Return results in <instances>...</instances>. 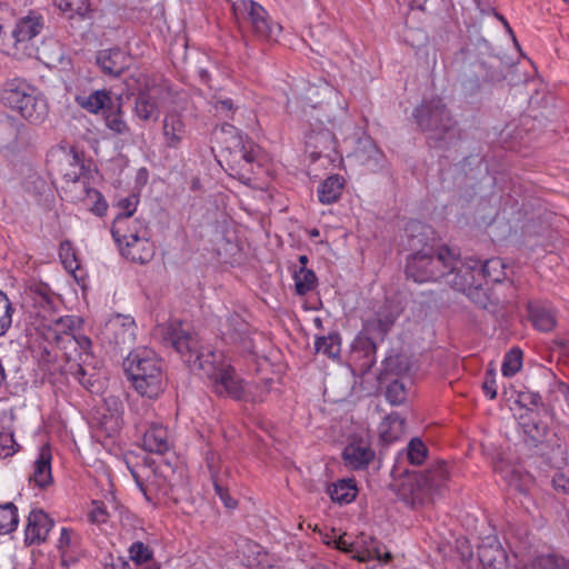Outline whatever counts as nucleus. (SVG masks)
<instances>
[{"instance_id":"nucleus-57","label":"nucleus","mask_w":569,"mask_h":569,"mask_svg":"<svg viewBox=\"0 0 569 569\" xmlns=\"http://www.w3.org/2000/svg\"><path fill=\"white\" fill-rule=\"evenodd\" d=\"M17 139V126L11 119L0 120V144L8 146Z\"/></svg>"},{"instance_id":"nucleus-13","label":"nucleus","mask_w":569,"mask_h":569,"mask_svg":"<svg viewBox=\"0 0 569 569\" xmlns=\"http://www.w3.org/2000/svg\"><path fill=\"white\" fill-rule=\"evenodd\" d=\"M420 473L408 477L399 488V497L411 507H419L433 500L431 489Z\"/></svg>"},{"instance_id":"nucleus-53","label":"nucleus","mask_w":569,"mask_h":569,"mask_svg":"<svg viewBox=\"0 0 569 569\" xmlns=\"http://www.w3.org/2000/svg\"><path fill=\"white\" fill-rule=\"evenodd\" d=\"M59 551H71L72 549L80 548V537L78 533H76L73 530L62 528L59 543H58Z\"/></svg>"},{"instance_id":"nucleus-51","label":"nucleus","mask_w":569,"mask_h":569,"mask_svg":"<svg viewBox=\"0 0 569 569\" xmlns=\"http://www.w3.org/2000/svg\"><path fill=\"white\" fill-rule=\"evenodd\" d=\"M407 397L406 386L401 380H393L386 390V398L391 405H401Z\"/></svg>"},{"instance_id":"nucleus-33","label":"nucleus","mask_w":569,"mask_h":569,"mask_svg":"<svg viewBox=\"0 0 569 569\" xmlns=\"http://www.w3.org/2000/svg\"><path fill=\"white\" fill-rule=\"evenodd\" d=\"M134 113L142 121L157 120L159 108L156 99L146 91H140L136 98Z\"/></svg>"},{"instance_id":"nucleus-40","label":"nucleus","mask_w":569,"mask_h":569,"mask_svg":"<svg viewBox=\"0 0 569 569\" xmlns=\"http://www.w3.org/2000/svg\"><path fill=\"white\" fill-rule=\"evenodd\" d=\"M317 283L315 272L308 268H300L295 272V286L298 295L303 296L313 290Z\"/></svg>"},{"instance_id":"nucleus-20","label":"nucleus","mask_w":569,"mask_h":569,"mask_svg":"<svg viewBox=\"0 0 569 569\" xmlns=\"http://www.w3.org/2000/svg\"><path fill=\"white\" fill-rule=\"evenodd\" d=\"M119 249L123 257L141 264L149 262L154 256V244L149 240V234L124 242Z\"/></svg>"},{"instance_id":"nucleus-42","label":"nucleus","mask_w":569,"mask_h":569,"mask_svg":"<svg viewBox=\"0 0 569 569\" xmlns=\"http://www.w3.org/2000/svg\"><path fill=\"white\" fill-rule=\"evenodd\" d=\"M317 352H322L329 358L336 359L340 355V339L338 335L321 337L316 340Z\"/></svg>"},{"instance_id":"nucleus-41","label":"nucleus","mask_w":569,"mask_h":569,"mask_svg":"<svg viewBox=\"0 0 569 569\" xmlns=\"http://www.w3.org/2000/svg\"><path fill=\"white\" fill-rule=\"evenodd\" d=\"M60 11L68 13L70 18L74 14L84 18L90 12L89 0H54Z\"/></svg>"},{"instance_id":"nucleus-47","label":"nucleus","mask_w":569,"mask_h":569,"mask_svg":"<svg viewBox=\"0 0 569 569\" xmlns=\"http://www.w3.org/2000/svg\"><path fill=\"white\" fill-rule=\"evenodd\" d=\"M532 569H569V560L553 556H540L532 562Z\"/></svg>"},{"instance_id":"nucleus-4","label":"nucleus","mask_w":569,"mask_h":569,"mask_svg":"<svg viewBox=\"0 0 569 569\" xmlns=\"http://www.w3.org/2000/svg\"><path fill=\"white\" fill-rule=\"evenodd\" d=\"M221 130L230 134L224 147V151L228 153L226 160L231 171L230 174L246 183L251 181L256 168L260 167L259 154L261 150L259 146L247 136L237 132L236 128L229 123L222 126Z\"/></svg>"},{"instance_id":"nucleus-9","label":"nucleus","mask_w":569,"mask_h":569,"mask_svg":"<svg viewBox=\"0 0 569 569\" xmlns=\"http://www.w3.org/2000/svg\"><path fill=\"white\" fill-rule=\"evenodd\" d=\"M129 469L138 488L148 501L153 502L171 498L172 487L167 481L166 477L148 466H141L139 468L129 466Z\"/></svg>"},{"instance_id":"nucleus-56","label":"nucleus","mask_w":569,"mask_h":569,"mask_svg":"<svg viewBox=\"0 0 569 569\" xmlns=\"http://www.w3.org/2000/svg\"><path fill=\"white\" fill-rule=\"evenodd\" d=\"M129 553L130 558L137 563H147L152 559V551L141 541L133 542Z\"/></svg>"},{"instance_id":"nucleus-62","label":"nucleus","mask_w":569,"mask_h":569,"mask_svg":"<svg viewBox=\"0 0 569 569\" xmlns=\"http://www.w3.org/2000/svg\"><path fill=\"white\" fill-rule=\"evenodd\" d=\"M138 204V198L136 196H130L119 200L118 206L121 209V212L118 213L117 217H130L134 213Z\"/></svg>"},{"instance_id":"nucleus-44","label":"nucleus","mask_w":569,"mask_h":569,"mask_svg":"<svg viewBox=\"0 0 569 569\" xmlns=\"http://www.w3.org/2000/svg\"><path fill=\"white\" fill-rule=\"evenodd\" d=\"M14 309L8 296L0 290V337L6 335L12 325Z\"/></svg>"},{"instance_id":"nucleus-11","label":"nucleus","mask_w":569,"mask_h":569,"mask_svg":"<svg viewBox=\"0 0 569 569\" xmlns=\"http://www.w3.org/2000/svg\"><path fill=\"white\" fill-rule=\"evenodd\" d=\"M137 325L133 318L123 315L112 316L104 325L102 335L120 349L130 348L136 340Z\"/></svg>"},{"instance_id":"nucleus-32","label":"nucleus","mask_w":569,"mask_h":569,"mask_svg":"<svg viewBox=\"0 0 569 569\" xmlns=\"http://www.w3.org/2000/svg\"><path fill=\"white\" fill-rule=\"evenodd\" d=\"M343 180L338 174L328 177L318 189L319 201L323 204L337 202L342 193Z\"/></svg>"},{"instance_id":"nucleus-61","label":"nucleus","mask_w":569,"mask_h":569,"mask_svg":"<svg viewBox=\"0 0 569 569\" xmlns=\"http://www.w3.org/2000/svg\"><path fill=\"white\" fill-rule=\"evenodd\" d=\"M333 142V137L330 131H322L317 133L313 137H310V144H315L316 148H319L320 144H325L323 148L317 152L320 156L325 150H328Z\"/></svg>"},{"instance_id":"nucleus-35","label":"nucleus","mask_w":569,"mask_h":569,"mask_svg":"<svg viewBox=\"0 0 569 569\" xmlns=\"http://www.w3.org/2000/svg\"><path fill=\"white\" fill-rule=\"evenodd\" d=\"M94 367L92 366V360L88 362V365L84 363H73L71 367L70 373L73 376L81 386H83L88 391L96 392L98 391L97 382L98 378L96 377Z\"/></svg>"},{"instance_id":"nucleus-29","label":"nucleus","mask_w":569,"mask_h":569,"mask_svg":"<svg viewBox=\"0 0 569 569\" xmlns=\"http://www.w3.org/2000/svg\"><path fill=\"white\" fill-rule=\"evenodd\" d=\"M104 124L114 134H130V127L123 118L121 97L118 98V104L116 108H108L104 110Z\"/></svg>"},{"instance_id":"nucleus-30","label":"nucleus","mask_w":569,"mask_h":569,"mask_svg":"<svg viewBox=\"0 0 569 569\" xmlns=\"http://www.w3.org/2000/svg\"><path fill=\"white\" fill-rule=\"evenodd\" d=\"M529 317L535 328L540 331H551L556 326V317L551 309L542 305H529Z\"/></svg>"},{"instance_id":"nucleus-17","label":"nucleus","mask_w":569,"mask_h":569,"mask_svg":"<svg viewBox=\"0 0 569 569\" xmlns=\"http://www.w3.org/2000/svg\"><path fill=\"white\" fill-rule=\"evenodd\" d=\"M375 451L362 439L353 440L346 446L342 452L345 466L351 470H362L373 460Z\"/></svg>"},{"instance_id":"nucleus-54","label":"nucleus","mask_w":569,"mask_h":569,"mask_svg":"<svg viewBox=\"0 0 569 569\" xmlns=\"http://www.w3.org/2000/svg\"><path fill=\"white\" fill-rule=\"evenodd\" d=\"M59 256L66 269L74 271L79 268V262L76 257V251L69 241H63L60 244Z\"/></svg>"},{"instance_id":"nucleus-25","label":"nucleus","mask_w":569,"mask_h":569,"mask_svg":"<svg viewBox=\"0 0 569 569\" xmlns=\"http://www.w3.org/2000/svg\"><path fill=\"white\" fill-rule=\"evenodd\" d=\"M170 447L168 430L162 425H152L144 432L143 448L147 451L163 455L169 451Z\"/></svg>"},{"instance_id":"nucleus-50","label":"nucleus","mask_w":569,"mask_h":569,"mask_svg":"<svg viewBox=\"0 0 569 569\" xmlns=\"http://www.w3.org/2000/svg\"><path fill=\"white\" fill-rule=\"evenodd\" d=\"M332 543L335 548L349 553L352 558L358 559L359 561H366V557L360 555L359 541H348L346 539V533L335 539Z\"/></svg>"},{"instance_id":"nucleus-60","label":"nucleus","mask_w":569,"mask_h":569,"mask_svg":"<svg viewBox=\"0 0 569 569\" xmlns=\"http://www.w3.org/2000/svg\"><path fill=\"white\" fill-rule=\"evenodd\" d=\"M16 441L11 432H0V457L6 458L16 452Z\"/></svg>"},{"instance_id":"nucleus-7","label":"nucleus","mask_w":569,"mask_h":569,"mask_svg":"<svg viewBox=\"0 0 569 569\" xmlns=\"http://www.w3.org/2000/svg\"><path fill=\"white\" fill-rule=\"evenodd\" d=\"M212 367V370H203L202 372L210 379L216 395L234 400L248 401L251 399L243 380L236 373L233 367L227 362L222 353L221 358L213 361Z\"/></svg>"},{"instance_id":"nucleus-46","label":"nucleus","mask_w":569,"mask_h":569,"mask_svg":"<svg viewBox=\"0 0 569 569\" xmlns=\"http://www.w3.org/2000/svg\"><path fill=\"white\" fill-rule=\"evenodd\" d=\"M372 543V548H367L368 556L375 553L373 559L376 562L369 569H390V561L392 556L389 551H382V546L376 539H370Z\"/></svg>"},{"instance_id":"nucleus-21","label":"nucleus","mask_w":569,"mask_h":569,"mask_svg":"<svg viewBox=\"0 0 569 569\" xmlns=\"http://www.w3.org/2000/svg\"><path fill=\"white\" fill-rule=\"evenodd\" d=\"M478 557L483 569H507V555L496 539H489L478 548Z\"/></svg>"},{"instance_id":"nucleus-37","label":"nucleus","mask_w":569,"mask_h":569,"mask_svg":"<svg viewBox=\"0 0 569 569\" xmlns=\"http://www.w3.org/2000/svg\"><path fill=\"white\" fill-rule=\"evenodd\" d=\"M76 323L77 320L72 317H60L53 320L52 325L49 326L46 339L57 343V337L64 335H74L72 330Z\"/></svg>"},{"instance_id":"nucleus-34","label":"nucleus","mask_w":569,"mask_h":569,"mask_svg":"<svg viewBox=\"0 0 569 569\" xmlns=\"http://www.w3.org/2000/svg\"><path fill=\"white\" fill-rule=\"evenodd\" d=\"M74 100L81 108L91 113H98L100 110H104L111 102L110 94L106 90H96L88 96L78 94Z\"/></svg>"},{"instance_id":"nucleus-55","label":"nucleus","mask_w":569,"mask_h":569,"mask_svg":"<svg viewBox=\"0 0 569 569\" xmlns=\"http://www.w3.org/2000/svg\"><path fill=\"white\" fill-rule=\"evenodd\" d=\"M376 337L361 331L357 339L355 340L353 348L356 350H360L365 353L366 357H371L376 353Z\"/></svg>"},{"instance_id":"nucleus-10","label":"nucleus","mask_w":569,"mask_h":569,"mask_svg":"<svg viewBox=\"0 0 569 569\" xmlns=\"http://www.w3.org/2000/svg\"><path fill=\"white\" fill-rule=\"evenodd\" d=\"M57 348L66 360V371H71L73 363L88 365L93 360L91 353V340L83 335H64L57 337Z\"/></svg>"},{"instance_id":"nucleus-2","label":"nucleus","mask_w":569,"mask_h":569,"mask_svg":"<svg viewBox=\"0 0 569 569\" xmlns=\"http://www.w3.org/2000/svg\"><path fill=\"white\" fill-rule=\"evenodd\" d=\"M123 368L134 390L142 397L157 398L164 389L163 362L148 348L130 352L123 360Z\"/></svg>"},{"instance_id":"nucleus-8","label":"nucleus","mask_w":569,"mask_h":569,"mask_svg":"<svg viewBox=\"0 0 569 569\" xmlns=\"http://www.w3.org/2000/svg\"><path fill=\"white\" fill-rule=\"evenodd\" d=\"M41 29L40 18L26 17L19 20L10 33L6 36L2 52L18 59L32 57L36 52L33 39Z\"/></svg>"},{"instance_id":"nucleus-63","label":"nucleus","mask_w":569,"mask_h":569,"mask_svg":"<svg viewBox=\"0 0 569 569\" xmlns=\"http://www.w3.org/2000/svg\"><path fill=\"white\" fill-rule=\"evenodd\" d=\"M81 555V548L72 549L71 551H62L60 552V563L62 567L70 568L71 566L78 562Z\"/></svg>"},{"instance_id":"nucleus-64","label":"nucleus","mask_w":569,"mask_h":569,"mask_svg":"<svg viewBox=\"0 0 569 569\" xmlns=\"http://www.w3.org/2000/svg\"><path fill=\"white\" fill-rule=\"evenodd\" d=\"M87 192L91 199H97L96 203L91 210L98 216L104 214L108 206H107L106 201L101 199L100 193L93 189L92 190L88 189Z\"/></svg>"},{"instance_id":"nucleus-49","label":"nucleus","mask_w":569,"mask_h":569,"mask_svg":"<svg viewBox=\"0 0 569 569\" xmlns=\"http://www.w3.org/2000/svg\"><path fill=\"white\" fill-rule=\"evenodd\" d=\"M427 453L428 449L419 438H413L408 443L407 457L410 463L421 465L427 458Z\"/></svg>"},{"instance_id":"nucleus-5","label":"nucleus","mask_w":569,"mask_h":569,"mask_svg":"<svg viewBox=\"0 0 569 569\" xmlns=\"http://www.w3.org/2000/svg\"><path fill=\"white\" fill-rule=\"evenodd\" d=\"M505 266L499 259H490L485 263L473 258L461 260L459 271L449 280L450 287L469 296L472 291L481 293L482 280L500 282L505 278Z\"/></svg>"},{"instance_id":"nucleus-28","label":"nucleus","mask_w":569,"mask_h":569,"mask_svg":"<svg viewBox=\"0 0 569 569\" xmlns=\"http://www.w3.org/2000/svg\"><path fill=\"white\" fill-rule=\"evenodd\" d=\"M420 475L427 480V486L431 489L433 497L440 495L447 488L449 471L445 461L432 465L425 472H420Z\"/></svg>"},{"instance_id":"nucleus-24","label":"nucleus","mask_w":569,"mask_h":569,"mask_svg":"<svg viewBox=\"0 0 569 569\" xmlns=\"http://www.w3.org/2000/svg\"><path fill=\"white\" fill-rule=\"evenodd\" d=\"M51 459L50 448L43 446L34 461L33 472L29 478L39 488H46L52 482Z\"/></svg>"},{"instance_id":"nucleus-12","label":"nucleus","mask_w":569,"mask_h":569,"mask_svg":"<svg viewBox=\"0 0 569 569\" xmlns=\"http://www.w3.org/2000/svg\"><path fill=\"white\" fill-rule=\"evenodd\" d=\"M234 9L241 10L247 16L256 33L262 38H276L281 31V27L278 23H271L267 11L254 1H242Z\"/></svg>"},{"instance_id":"nucleus-38","label":"nucleus","mask_w":569,"mask_h":569,"mask_svg":"<svg viewBox=\"0 0 569 569\" xmlns=\"http://www.w3.org/2000/svg\"><path fill=\"white\" fill-rule=\"evenodd\" d=\"M207 463H208V468L210 469V472H211V478L213 481V487H214L216 493L219 496V498L221 499V501L224 503V506L227 508H234L237 505V501L229 496L228 490L223 488V486L217 475L216 457L213 453H211L210 456L207 457Z\"/></svg>"},{"instance_id":"nucleus-36","label":"nucleus","mask_w":569,"mask_h":569,"mask_svg":"<svg viewBox=\"0 0 569 569\" xmlns=\"http://www.w3.org/2000/svg\"><path fill=\"white\" fill-rule=\"evenodd\" d=\"M330 498L339 503H349L357 496L356 483L352 479H342L328 488Z\"/></svg>"},{"instance_id":"nucleus-3","label":"nucleus","mask_w":569,"mask_h":569,"mask_svg":"<svg viewBox=\"0 0 569 569\" xmlns=\"http://www.w3.org/2000/svg\"><path fill=\"white\" fill-rule=\"evenodd\" d=\"M163 340L172 346L188 363L191 370H212L213 361L221 358V352L200 346L196 333L186 331L181 323H168L160 328Z\"/></svg>"},{"instance_id":"nucleus-23","label":"nucleus","mask_w":569,"mask_h":569,"mask_svg":"<svg viewBox=\"0 0 569 569\" xmlns=\"http://www.w3.org/2000/svg\"><path fill=\"white\" fill-rule=\"evenodd\" d=\"M519 426L523 432L536 442L542 441L548 430L539 412L532 408H526L525 412L519 416Z\"/></svg>"},{"instance_id":"nucleus-26","label":"nucleus","mask_w":569,"mask_h":569,"mask_svg":"<svg viewBox=\"0 0 569 569\" xmlns=\"http://www.w3.org/2000/svg\"><path fill=\"white\" fill-rule=\"evenodd\" d=\"M395 320L396 316L388 308H381L365 321L362 331L382 339L393 326Z\"/></svg>"},{"instance_id":"nucleus-43","label":"nucleus","mask_w":569,"mask_h":569,"mask_svg":"<svg viewBox=\"0 0 569 569\" xmlns=\"http://www.w3.org/2000/svg\"><path fill=\"white\" fill-rule=\"evenodd\" d=\"M210 103L216 110L217 114L223 118H231L237 109L233 100L222 92H216L212 94L210 98Z\"/></svg>"},{"instance_id":"nucleus-58","label":"nucleus","mask_w":569,"mask_h":569,"mask_svg":"<svg viewBox=\"0 0 569 569\" xmlns=\"http://www.w3.org/2000/svg\"><path fill=\"white\" fill-rule=\"evenodd\" d=\"M109 513L106 506L101 501H92L91 509L89 511V520L92 523H106L108 521Z\"/></svg>"},{"instance_id":"nucleus-22","label":"nucleus","mask_w":569,"mask_h":569,"mask_svg":"<svg viewBox=\"0 0 569 569\" xmlns=\"http://www.w3.org/2000/svg\"><path fill=\"white\" fill-rule=\"evenodd\" d=\"M128 57L119 49L102 50L97 56V63L106 74L120 76L128 68Z\"/></svg>"},{"instance_id":"nucleus-1","label":"nucleus","mask_w":569,"mask_h":569,"mask_svg":"<svg viewBox=\"0 0 569 569\" xmlns=\"http://www.w3.org/2000/svg\"><path fill=\"white\" fill-rule=\"evenodd\" d=\"M460 263L459 252L455 249L425 247L408 258L406 274L418 283L443 279L450 286L449 280L457 274Z\"/></svg>"},{"instance_id":"nucleus-39","label":"nucleus","mask_w":569,"mask_h":569,"mask_svg":"<svg viewBox=\"0 0 569 569\" xmlns=\"http://www.w3.org/2000/svg\"><path fill=\"white\" fill-rule=\"evenodd\" d=\"M18 521V509L12 502L0 505V533L13 531Z\"/></svg>"},{"instance_id":"nucleus-52","label":"nucleus","mask_w":569,"mask_h":569,"mask_svg":"<svg viewBox=\"0 0 569 569\" xmlns=\"http://www.w3.org/2000/svg\"><path fill=\"white\" fill-rule=\"evenodd\" d=\"M357 153L361 159H363V161L372 160L378 162L380 158V150L371 139L360 140Z\"/></svg>"},{"instance_id":"nucleus-15","label":"nucleus","mask_w":569,"mask_h":569,"mask_svg":"<svg viewBox=\"0 0 569 569\" xmlns=\"http://www.w3.org/2000/svg\"><path fill=\"white\" fill-rule=\"evenodd\" d=\"M36 89V87L20 78L8 80L0 90V101L12 110L18 111L19 107L24 103Z\"/></svg>"},{"instance_id":"nucleus-48","label":"nucleus","mask_w":569,"mask_h":569,"mask_svg":"<svg viewBox=\"0 0 569 569\" xmlns=\"http://www.w3.org/2000/svg\"><path fill=\"white\" fill-rule=\"evenodd\" d=\"M64 163L69 166L68 169H62V174L66 180L73 183L78 182L83 172V164L81 163L78 154H67Z\"/></svg>"},{"instance_id":"nucleus-59","label":"nucleus","mask_w":569,"mask_h":569,"mask_svg":"<svg viewBox=\"0 0 569 569\" xmlns=\"http://www.w3.org/2000/svg\"><path fill=\"white\" fill-rule=\"evenodd\" d=\"M12 14L10 10L0 4V50L2 51L6 36L8 34L6 29L11 28Z\"/></svg>"},{"instance_id":"nucleus-14","label":"nucleus","mask_w":569,"mask_h":569,"mask_svg":"<svg viewBox=\"0 0 569 569\" xmlns=\"http://www.w3.org/2000/svg\"><path fill=\"white\" fill-rule=\"evenodd\" d=\"M52 527L53 520L47 512L41 509L32 510L24 530V542L29 546L44 542Z\"/></svg>"},{"instance_id":"nucleus-19","label":"nucleus","mask_w":569,"mask_h":569,"mask_svg":"<svg viewBox=\"0 0 569 569\" xmlns=\"http://www.w3.org/2000/svg\"><path fill=\"white\" fill-rule=\"evenodd\" d=\"M18 112L30 123L41 124L49 116V103L46 97L36 89L24 103L19 107Z\"/></svg>"},{"instance_id":"nucleus-45","label":"nucleus","mask_w":569,"mask_h":569,"mask_svg":"<svg viewBox=\"0 0 569 569\" xmlns=\"http://www.w3.org/2000/svg\"><path fill=\"white\" fill-rule=\"evenodd\" d=\"M522 367V352L520 349L513 348L505 356L501 371L503 376L511 377L516 375Z\"/></svg>"},{"instance_id":"nucleus-6","label":"nucleus","mask_w":569,"mask_h":569,"mask_svg":"<svg viewBox=\"0 0 569 569\" xmlns=\"http://www.w3.org/2000/svg\"><path fill=\"white\" fill-rule=\"evenodd\" d=\"M413 117L421 131L432 140L440 141L453 133L456 121L440 97L425 99L413 111Z\"/></svg>"},{"instance_id":"nucleus-18","label":"nucleus","mask_w":569,"mask_h":569,"mask_svg":"<svg viewBox=\"0 0 569 569\" xmlns=\"http://www.w3.org/2000/svg\"><path fill=\"white\" fill-rule=\"evenodd\" d=\"M162 136L164 146L178 149L187 137V124L181 113L168 112L162 121Z\"/></svg>"},{"instance_id":"nucleus-27","label":"nucleus","mask_w":569,"mask_h":569,"mask_svg":"<svg viewBox=\"0 0 569 569\" xmlns=\"http://www.w3.org/2000/svg\"><path fill=\"white\" fill-rule=\"evenodd\" d=\"M406 421L397 412L388 415L379 425L381 442L389 445L399 440L406 432Z\"/></svg>"},{"instance_id":"nucleus-16","label":"nucleus","mask_w":569,"mask_h":569,"mask_svg":"<svg viewBox=\"0 0 569 569\" xmlns=\"http://www.w3.org/2000/svg\"><path fill=\"white\" fill-rule=\"evenodd\" d=\"M112 237L119 247L141 236H148L147 224L130 217H116L111 229Z\"/></svg>"},{"instance_id":"nucleus-31","label":"nucleus","mask_w":569,"mask_h":569,"mask_svg":"<svg viewBox=\"0 0 569 569\" xmlns=\"http://www.w3.org/2000/svg\"><path fill=\"white\" fill-rule=\"evenodd\" d=\"M228 330L224 335L236 343H241L244 348L250 347V341L248 340L249 335V326L248 323L237 313L230 315L227 319Z\"/></svg>"}]
</instances>
